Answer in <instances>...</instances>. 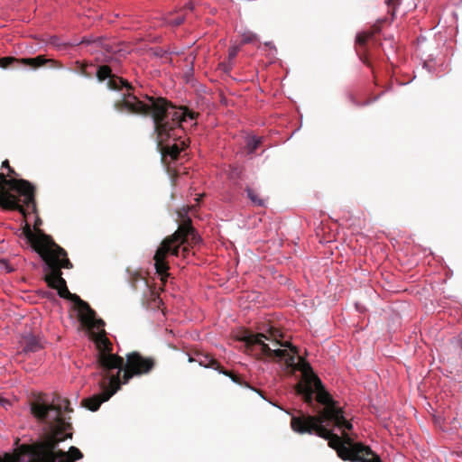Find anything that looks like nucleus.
<instances>
[{
    "label": "nucleus",
    "mask_w": 462,
    "mask_h": 462,
    "mask_svg": "<svg viewBox=\"0 0 462 462\" xmlns=\"http://www.w3.org/2000/svg\"><path fill=\"white\" fill-rule=\"evenodd\" d=\"M96 76L99 82L107 79L106 86L111 90H122L125 88L122 97L114 103V108L120 113H127L136 116H151L155 132L160 138L169 137L171 131L185 121L187 116L194 118V114L169 109L172 103L164 97L146 96L147 103L140 100L134 93L133 86L125 79L112 73L108 65L98 66Z\"/></svg>",
    "instance_id": "obj_1"
},
{
    "label": "nucleus",
    "mask_w": 462,
    "mask_h": 462,
    "mask_svg": "<svg viewBox=\"0 0 462 462\" xmlns=\"http://www.w3.org/2000/svg\"><path fill=\"white\" fill-rule=\"evenodd\" d=\"M60 404L45 405L39 401L33 402L31 411L39 420L47 421L50 413L55 412L50 421L51 433L43 441L21 445L13 455L5 453L4 457H0V462H72L64 459L67 457L65 451L56 450L60 442L72 438L71 432L66 433L72 430V425L65 418H60Z\"/></svg>",
    "instance_id": "obj_2"
},
{
    "label": "nucleus",
    "mask_w": 462,
    "mask_h": 462,
    "mask_svg": "<svg viewBox=\"0 0 462 462\" xmlns=\"http://www.w3.org/2000/svg\"><path fill=\"white\" fill-rule=\"evenodd\" d=\"M103 333L97 337V346L99 350L97 363L100 369L101 379L98 383L100 393L82 401L83 405L92 411L99 409L100 405L108 401L118 391V378L111 376L116 368H120L123 357L113 354V345Z\"/></svg>",
    "instance_id": "obj_3"
},
{
    "label": "nucleus",
    "mask_w": 462,
    "mask_h": 462,
    "mask_svg": "<svg viewBox=\"0 0 462 462\" xmlns=\"http://www.w3.org/2000/svg\"><path fill=\"white\" fill-rule=\"evenodd\" d=\"M23 234L30 242L33 250L39 254L45 263V282L49 287H56L55 283L62 277L61 269L73 267L68 258L67 252L57 245L52 237L44 234L41 229H36L34 234L29 224L23 227Z\"/></svg>",
    "instance_id": "obj_4"
},
{
    "label": "nucleus",
    "mask_w": 462,
    "mask_h": 462,
    "mask_svg": "<svg viewBox=\"0 0 462 462\" xmlns=\"http://www.w3.org/2000/svg\"><path fill=\"white\" fill-rule=\"evenodd\" d=\"M200 241L199 236L197 234L195 228L192 226L191 219L187 217L179 226L178 229L171 236H166L157 248L153 260L156 273L161 277V282L164 285L170 276L169 263L167 262L168 255L179 256L180 247L187 244L193 246Z\"/></svg>",
    "instance_id": "obj_5"
},
{
    "label": "nucleus",
    "mask_w": 462,
    "mask_h": 462,
    "mask_svg": "<svg viewBox=\"0 0 462 462\" xmlns=\"http://www.w3.org/2000/svg\"><path fill=\"white\" fill-rule=\"evenodd\" d=\"M7 177L0 172V207L17 210L24 217L36 212L35 188L26 180Z\"/></svg>",
    "instance_id": "obj_6"
},
{
    "label": "nucleus",
    "mask_w": 462,
    "mask_h": 462,
    "mask_svg": "<svg viewBox=\"0 0 462 462\" xmlns=\"http://www.w3.org/2000/svg\"><path fill=\"white\" fill-rule=\"evenodd\" d=\"M300 415H292L291 419V428L298 434H313L328 439L333 432L328 430L323 423L332 422L339 430L352 429V424L344 417L343 410H333L331 407L323 409L317 416L306 415L299 411Z\"/></svg>",
    "instance_id": "obj_7"
},
{
    "label": "nucleus",
    "mask_w": 462,
    "mask_h": 462,
    "mask_svg": "<svg viewBox=\"0 0 462 462\" xmlns=\"http://www.w3.org/2000/svg\"><path fill=\"white\" fill-rule=\"evenodd\" d=\"M282 337V333L279 328L270 327L266 333L245 332L241 340L247 347L260 346L262 354L267 357L286 359V363L292 365L295 360L294 355L298 354V350L290 342L281 341Z\"/></svg>",
    "instance_id": "obj_8"
},
{
    "label": "nucleus",
    "mask_w": 462,
    "mask_h": 462,
    "mask_svg": "<svg viewBox=\"0 0 462 462\" xmlns=\"http://www.w3.org/2000/svg\"><path fill=\"white\" fill-rule=\"evenodd\" d=\"M297 369L302 372V379L295 385L294 390L298 395L301 396L304 402L309 406H314L313 394L316 393V401L325 406L323 409L331 407L333 410H342L337 406L336 402L326 391L321 380L314 374L308 362L300 358Z\"/></svg>",
    "instance_id": "obj_9"
},
{
    "label": "nucleus",
    "mask_w": 462,
    "mask_h": 462,
    "mask_svg": "<svg viewBox=\"0 0 462 462\" xmlns=\"http://www.w3.org/2000/svg\"><path fill=\"white\" fill-rule=\"evenodd\" d=\"M328 446L337 450V455L343 460L351 462H383L380 457L375 454L368 446L362 443H353L351 438L343 432L340 438L332 434L328 439Z\"/></svg>",
    "instance_id": "obj_10"
},
{
    "label": "nucleus",
    "mask_w": 462,
    "mask_h": 462,
    "mask_svg": "<svg viewBox=\"0 0 462 462\" xmlns=\"http://www.w3.org/2000/svg\"><path fill=\"white\" fill-rule=\"evenodd\" d=\"M156 365V360L152 356H144L137 351H133L123 357L120 368H116L111 376L118 378V390L121 384L127 383L132 378L150 374Z\"/></svg>",
    "instance_id": "obj_11"
},
{
    "label": "nucleus",
    "mask_w": 462,
    "mask_h": 462,
    "mask_svg": "<svg viewBox=\"0 0 462 462\" xmlns=\"http://www.w3.org/2000/svg\"><path fill=\"white\" fill-rule=\"evenodd\" d=\"M56 287H51L58 291V294L60 298L69 300L74 302L75 307L78 310V318L81 325L88 329H101L105 326V322L101 319H97L96 311L89 306V304L80 299V297L75 293H71L68 287L66 281L60 278L55 283Z\"/></svg>",
    "instance_id": "obj_12"
},
{
    "label": "nucleus",
    "mask_w": 462,
    "mask_h": 462,
    "mask_svg": "<svg viewBox=\"0 0 462 462\" xmlns=\"http://www.w3.org/2000/svg\"><path fill=\"white\" fill-rule=\"evenodd\" d=\"M169 110L171 112H173L174 110L181 111V112H188L189 111V113H193L195 115L194 118L191 119L189 116H187V119H185V121H181V124H180V125H176L171 131V134L169 137L160 138L159 136H157L158 146H161L162 157L164 158V157L170 156L172 160H177L179 155H180V151H181V149L178 146V144L174 143V144H172L171 146H168V145L163 146L162 143L167 141L170 138L176 139L177 134H175V131L177 129H179V128L183 129V124L187 123L189 120H190V121L196 120V118L198 117L199 114L189 110L186 106L176 107L173 104H172V106ZM154 133L157 134L155 131H154ZM156 135H158V134H156Z\"/></svg>",
    "instance_id": "obj_13"
},
{
    "label": "nucleus",
    "mask_w": 462,
    "mask_h": 462,
    "mask_svg": "<svg viewBox=\"0 0 462 462\" xmlns=\"http://www.w3.org/2000/svg\"><path fill=\"white\" fill-rule=\"evenodd\" d=\"M385 20H380L376 23H374L369 31L363 32L357 34L356 39V52L360 58V60L366 65H370L367 56V43L372 42L374 44H376L375 34L379 33L381 31V23Z\"/></svg>",
    "instance_id": "obj_14"
},
{
    "label": "nucleus",
    "mask_w": 462,
    "mask_h": 462,
    "mask_svg": "<svg viewBox=\"0 0 462 462\" xmlns=\"http://www.w3.org/2000/svg\"><path fill=\"white\" fill-rule=\"evenodd\" d=\"M20 345L24 353H35L43 348L42 340L33 334L23 335L20 340Z\"/></svg>",
    "instance_id": "obj_15"
},
{
    "label": "nucleus",
    "mask_w": 462,
    "mask_h": 462,
    "mask_svg": "<svg viewBox=\"0 0 462 462\" xmlns=\"http://www.w3.org/2000/svg\"><path fill=\"white\" fill-rule=\"evenodd\" d=\"M20 64H22V66H29L34 69L47 64H50V66L52 68L62 67L59 61L52 59H47L44 55H38L34 58H22Z\"/></svg>",
    "instance_id": "obj_16"
},
{
    "label": "nucleus",
    "mask_w": 462,
    "mask_h": 462,
    "mask_svg": "<svg viewBox=\"0 0 462 462\" xmlns=\"http://www.w3.org/2000/svg\"><path fill=\"white\" fill-rule=\"evenodd\" d=\"M189 362H198L200 365L212 368L214 370L218 371L220 369L221 365L217 360L213 358L210 355L197 353L195 357H189Z\"/></svg>",
    "instance_id": "obj_17"
},
{
    "label": "nucleus",
    "mask_w": 462,
    "mask_h": 462,
    "mask_svg": "<svg viewBox=\"0 0 462 462\" xmlns=\"http://www.w3.org/2000/svg\"><path fill=\"white\" fill-rule=\"evenodd\" d=\"M138 282H142L144 285V287L151 292L153 300H159L157 292H155L149 286L148 282L140 273H135L131 276V284L134 290L137 289Z\"/></svg>",
    "instance_id": "obj_18"
},
{
    "label": "nucleus",
    "mask_w": 462,
    "mask_h": 462,
    "mask_svg": "<svg viewBox=\"0 0 462 462\" xmlns=\"http://www.w3.org/2000/svg\"><path fill=\"white\" fill-rule=\"evenodd\" d=\"M45 405H47L46 403H44ZM58 404H60V418H64L62 416V411H66V412H72L73 411V409L70 407V402L67 399V398H62L61 396H60L59 394H55L53 399H52V402L50 404V405H58Z\"/></svg>",
    "instance_id": "obj_19"
},
{
    "label": "nucleus",
    "mask_w": 462,
    "mask_h": 462,
    "mask_svg": "<svg viewBox=\"0 0 462 462\" xmlns=\"http://www.w3.org/2000/svg\"><path fill=\"white\" fill-rule=\"evenodd\" d=\"M192 9H193L192 4H188L187 5L184 6L183 10L180 12V14H177L175 16L174 15L171 16L168 19V23L173 26L180 25L185 20L186 14H183V12L186 13L188 10L192 11Z\"/></svg>",
    "instance_id": "obj_20"
},
{
    "label": "nucleus",
    "mask_w": 462,
    "mask_h": 462,
    "mask_svg": "<svg viewBox=\"0 0 462 462\" xmlns=\"http://www.w3.org/2000/svg\"><path fill=\"white\" fill-rule=\"evenodd\" d=\"M347 97H348L349 101L351 102V104L356 107H363L365 106H369L371 103L374 102L378 98V97H374L371 99H366V100L361 102L356 98L355 93H353V92H349L347 95Z\"/></svg>",
    "instance_id": "obj_21"
},
{
    "label": "nucleus",
    "mask_w": 462,
    "mask_h": 462,
    "mask_svg": "<svg viewBox=\"0 0 462 462\" xmlns=\"http://www.w3.org/2000/svg\"><path fill=\"white\" fill-rule=\"evenodd\" d=\"M248 199L252 201L253 204L258 207H264L265 201L263 199L260 198L259 195L251 188L247 187L245 189Z\"/></svg>",
    "instance_id": "obj_22"
},
{
    "label": "nucleus",
    "mask_w": 462,
    "mask_h": 462,
    "mask_svg": "<svg viewBox=\"0 0 462 462\" xmlns=\"http://www.w3.org/2000/svg\"><path fill=\"white\" fill-rule=\"evenodd\" d=\"M20 60H21V59H17L14 57H11V56L0 58V68L7 69L11 66L20 67V66H22V64H20Z\"/></svg>",
    "instance_id": "obj_23"
},
{
    "label": "nucleus",
    "mask_w": 462,
    "mask_h": 462,
    "mask_svg": "<svg viewBox=\"0 0 462 462\" xmlns=\"http://www.w3.org/2000/svg\"><path fill=\"white\" fill-rule=\"evenodd\" d=\"M261 143H262L261 137H259V138H257L255 136L249 137L246 142V148H247L248 153H254Z\"/></svg>",
    "instance_id": "obj_24"
},
{
    "label": "nucleus",
    "mask_w": 462,
    "mask_h": 462,
    "mask_svg": "<svg viewBox=\"0 0 462 462\" xmlns=\"http://www.w3.org/2000/svg\"><path fill=\"white\" fill-rule=\"evenodd\" d=\"M218 372H219L220 374H225V375H226V376L230 377V378H231V380H232L234 383H238V384H240V385H245V386L249 387V385H248L246 383H245V382H243V381H242V378H241L239 375H237V374H234V373H232V372H229V371H227V370L224 369L222 366H220V369L218 370Z\"/></svg>",
    "instance_id": "obj_25"
},
{
    "label": "nucleus",
    "mask_w": 462,
    "mask_h": 462,
    "mask_svg": "<svg viewBox=\"0 0 462 462\" xmlns=\"http://www.w3.org/2000/svg\"><path fill=\"white\" fill-rule=\"evenodd\" d=\"M67 457L64 459H69V461L74 462V460H79L83 457L82 452L76 447L72 446L69 448V451L66 452Z\"/></svg>",
    "instance_id": "obj_26"
},
{
    "label": "nucleus",
    "mask_w": 462,
    "mask_h": 462,
    "mask_svg": "<svg viewBox=\"0 0 462 462\" xmlns=\"http://www.w3.org/2000/svg\"><path fill=\"white\" fill-rule=\"evenodd\" d=\"M94 43L97 46H99L101 49H103L104 51H106L108 53L116 52L113 46L106 39H103V38L97 39V41L94 42Z\"/></svg>",
    "instance_id": "obj_27"
},
{
    "label": "nucleus",
    "mask_w": 462,
    "mask_h": 462,
    "mask_svg": "<svg viewBox=\"0 0 462 462\" xmlns=\"http://www.w3.org/2000/svg\"><path fill=\"white\" fill-rule=\"evenodd\" d=\"M386 5H388V13L392 15V19L394 18L395 10L400 5V0H386Z\"/></svg>",
    "instance_id": "obj_28"
},
{
    "label": "nucleus",
    "mask_w": 462,
    "mask_h": 462,
    "mask_svg": "<svg viewBox=\"0 0 462 462\" xmlns=\"http://www.w3.org/2000/svg\"><path fill=\"white\" fill-rule=\"evenodd\" d=\"M256 40H257L256 34L249 32H245L242 35L241 42L243 44H247V43L254 42H256Z\"/></svg>",
    "instance_id": "obj_29"
},
{
    "label": "nucleus",
    "mask_w": 462,
    "mask_h": 462,
    "mask_svg": "<svg viewBox=\"0 0 462 462\" xmlns=\"http://www.w3.org/2000/svg\"><path fill=\"white\" fill-rule=\"evenodd\" d=\"M2 168H5L7 169L8 172H7V175L10 177V178H14L16 177L18 174L16 173V171L10 166V163H9V161L8 160H5L3 162H2Z\"/></svg>",
    "instance_id": "obj_30"
},
{
    "label": "nucleus",
    "mask_w": 462,
    "mask_h": 462,
    "mask_svg": "<svg viewBox=\"0 0 462 462\" xmlns=\"http://www.w3.org/2000/svg\"><path fill=\"white\" fill-rule=\"evenodd\" d=\"M189 254V245H188L187 244L185 245H182L180 247V254H179V256L181 255V257L183 258H187L188 254Z\"/></svg>",
    "instance_id": "obj_31"
},
{
    "label": "nucleus",
    "mask_w": 462,
    "mask_h": 462,
    "mask_svg": "<svg viewBox=\"0 0 462 462\" xmlns=\"http://www.w3.org/2000/svg\"><path fill=\"white\" fill-rule=\"evenodd\" d=\"M238 51H239V48L236 47V46L232 47V48L229 49V51H228V60H229V61L234 60L237 56Z\"/></svg>",
    "instance_id": "obj_32"
},
{
    "label": "nucleus",
    "mask_w": 462,
    "mask_h": 462,
    "mask_svg": "<svg viewBox=\"0 0 462 462\" xmlns=\"http://www.w3.org/2000/svg\"><path fill=\"white\" fill-rule=\"evenodd\" d=\"M86 69H87V65H82V66H81V69H80L81 73H82V74H84V75H86V76H88V75H89V73H88V72H87V70H86Z\"/></svg>",
    "instance_id": "obj_33"
},
{
    "label": "nucleus",
    "mask_w": 462,
    "mask_h": 462,
    "mask_svg": "<svg viewBox=\"0 0 462 462\" xmlns=\"http://www.w3.org/2000/svg\"><path fill=\"white\" fill-rule=\"evenodd\" d=\"M458 346H459V347H460V349H461V354H460V355L462 356V339H460V340L458 341Z\"/></svg>",
    "instance_id": "obj_34"
},
{
    "label": "nucleus",
    "mask_w": 462,
    "mask_h": 462,
    "mask_svg": "<svg viewBox=\"0 0 462 462\" xmlns=\"http://www.w3.org/2000/svg\"><path fill=\"white\" fill-rule=\"evenodd\" d=\"M224 69H225V71L227 72V71H229L231 69V66L230 65L229 66H225Z\"/></svg>",
    "instance_id": "obj_35"
},
{
    "label": "nucleus",
    "mask_w": 462,
    "mask_h": 462,
    "mask_svg": "<svg viewBox=\"0 0 462 462\" xmlns=\"http://www.w3.org/2000/svg\"><path fill=\"white\" fill-rule=\"evenodd\" d=\"M40 224H41V220H40V219H38V220L35 222V224H34V226H35V228H36V229H38V228H37V226H38V225H40Z\"/></svg>",
    "instance_id": "obj_36"
}]
</instances>
